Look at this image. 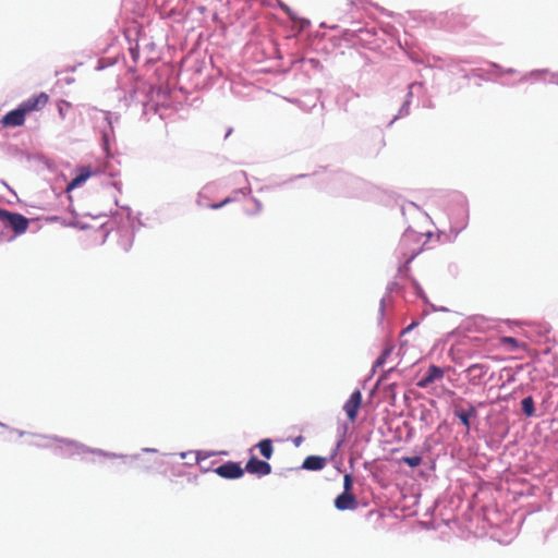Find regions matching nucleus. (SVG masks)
Listing matches in <instances>:
<instances>
[{
	"label": "nucleus",
	"mask_w": 558,
	"mask_h": 558,
	"mask_svg": "<svg viewBox=\"0 0 558 558\" xmlns=\"http://www.w3.org/2000/svg\"><path fill=\"white\" fill-rule=\"evenodd\" d=\"M26 116L27 114L24 112V110L19 106L14 110H11L4 114L1 119V123L4 128L21 126L24 124Z\"/></svg>",
	"instance_id": "39448f33"
},
{
	"label": "nucleus",
	"mask_w": 558,
	"mask_h": 558,
	"mask_svg": "<svg viewBox=\"0 0 558 558\" xmlns=\"http://www.w3.org/2000/svg\"><path fill=\"white\" fill-rule=\"evenodd\" d=\"M475 414L474 408H471L468 412L465 411H456V415L459 417L461 423L465 426L466 429L470 428V417Z\"/></svg>",
	"instance_id": "dca6fc26"
},
{
	"label": "nucleus",
	"mask_w": 558,
	"mask_h": 558,
	"mask_svg": "<svg viewBox=\"0 0 558 558\" xmlns=\"http://www.w3.org/2000/svg\"><path fill=\"white\" fill-rule=\"evenodd\" d=\"M368 515L369 517L376 515L378 519L383 518V513L379 511H369Z\"/></svg>",
	"instance_id": "4be33fe9"
},
{
	"label": "nucleus",
	"mask_w": 558,
	"mask_h": 558,
	"mask_svg": "<svg viewBox=\"0 0 558 558\" xmlns=\"http://www.w3.org/2000/svg\"><path fill=\"white\" fill-rule=\"evenodd\" d=\"M256 446L259 449L260 454L265 459L268 460V459H270L272 457L274 447H272V441L270 439H268V438L263 439Z\"/></svg>",
	"instance_id": "ddd939ff"
},
{
	"label": "nucleus",
	"mask_w": 558,
	"mask_h": 558,
	"mask_svg": "<svg viewBox=\"0 0 558 558\" xmlns=\"http://www.w3.org/2000/svg\"><path fill=\"white\" fill-rule=\"evenodd\" d=\"M215 472L223 477L229 480L240 478L244 474V470L241 468L240 463L238 462H226L221 465H219Z\"/></svg>",
	"instance_id": "20e7f679"
},
{
	"label": "nucleus",
	"mask_w": 558,
	"mask_h": 558,
	"mask_svg": "<svg viewBox=\"0 0 558 558\" xmlns=\"http://www.w3.org/2000/svg\"><path fill=\"white\" fill-rule=\"evenodd\" d=\"M415 325H416V324H414V323H413V324H411V325L407 328V330H409V329H411V328H414V326H415Z\"/></svg>",
	"instance_id": "5701e85b"
},
{
	"label": "nucleus",
	"mask_w": 558,
	"mask_h": 558,
	"mask_svg": "<svg viewBox=\"0 0 558 558\" xmlns=\"http://www.w3.org/2000/svg\"><path fill=\"white\" fill-rule=\"evenodd\" d=\"M521 405H522V411L526 416H529V417L534 416L535 407H534V400L531 396L524 398L521 401Z\"/></svg>",
	"instance_id": "2eb2a0df"
},
{
	"label": "nucleus",
	"mask_w": 558,
	"mask_h": 558,
	"mask_svg": "<svg viewBox=\"0 0 558 558\" xmlns=\"http://www.w3.org/2000/svg\"><path fill=\"white\" fill-rule=\"evenodd\" d=\"M59 111H60V114H61V116H63L64 110H62V109L60 108V110H59Z\"/></svg>",
	"instance_id": "b1692460"
},
{
	"label": "nucleus",
	"mask_w": 558,
	"mask_h": 558,
	"mask_svg": "<svg viewBox=\"0 0 558 558\" xmlns=\"http://www.w3.org/2000/svg\"><path fill=\"white\" fill-rule=\"evenodd\" d=\"M228 198L225 199L223 202L219 203V204H213L210 207L214 208V209H218L220 207H222L226 203H228Z\"/></svg>",
	"instance_id": "412c9836"
},
{
	"label": "nucleus",
	"mask_w": 558,
	"mask_h": 558,
	"mask_svg": "<svg viewBox=\"0 0 558 558\" xmlns=\"http://www.w3.org/2000/svg\"><path fill=\"white\" fill-rule=\"evenodd\" d=\"M392 351H393V345L390 343H387L386 347L384 348L383 352L380 353V355L376 359V361L374 363V368L383 367L385 365L387 359L391 355Z\"/></svg>",
	"instance_id": "4468645a"
},
{
	"label": "nucleus",
	"mask_w": 558,
	"mask_h": 558,
	"mask_svg": "<svg viewBox=\"0 0 558 558\" xmlns=\"http://www.w3.org/2000/svg\"><path fill=\"white\" fill-rule=\"evenodd\" d=\"M353 488V478L351 474H345L343 477V493H351Z\"/></svg>",
	"instance_id": "aec40b11"
},
{
	"label": "nucleus",
	"mask_w": 558,
	"mask_h": 558,
	"mask_svg": "<svg viewBox=\"0 0 558 558\" xmlns=\"http://www.w3.org/2000/svg\"><path fill=\"white\" fill-rule=\"evenodd\" d=\"M49 101V96L46 93H39L38 95H34L28 99L21 102L19 106L24 110L26 114L41 110L46 107Z\"/></svg>",
	"instance_id": "7ed1b4c3"
},
{
	"label": "nucleus",
	"mask_w": 558,
	"mask_h": 558,
	"mask_svg": "<svg viewBox=\"0 0 558 558\" xmlns=\"http://www.w3.org/2000/svg\"><path fill=\"white\" fill-rule=\"evenodd\" d=\"M0 223L10 227L16 234L24 233L28 228V219L21 214L0 209Z\"/></svg>",
	"instance_id": "f03ea898"
},
{
	"label": "nucleus",
	"mask_w": 558,
	"mask_h": 558,
	"mask_svg": "<svg viewBox=\"0 0 558 558\" xmlns=\"http://www.w3.org/2000/svg\"><path fill=\"white\" fill-rule=\"evenodd\" d=\"M335 507L340 510H355L357 508L356 497L352 493H342L335 499Z\"/></svg>",
	"instance_id": "1a4fd4ad"
},
{
	"label": "nucleus",
	"mask_w": 558,
	"mask_h": 558,
	"mask_svg": "<svg viewBox=\"0 0 558 558\" xmlns=\"http://www.w3.org/2000/svg\"><path fill=\"white\" fill-rule=\"evenodd\" d=\"M399 250L405 259V265L409 264L421 251L418 235L415 232L404 233L400 240Z\"/></svg>",
	"instance_id": "f257e3e1"
},
{
	"label": "nucleus",
	"mask_w": 558,
	"mask_h": 558,
	"mask_svg": "<svg viewBox=\"0 0 558 558\" xmlns=\"http://www.w3.org/2000/svg\"><path fill=\"white\" fill-rule=\"evenodd\" d=\"M403 462L407 463L411 468H416L421 464L422 458L418 456L405 457V458H403Z\"/></svg>",
	"instance_id": "6ab92c4d"
},
{
	"label": "nucleus",
	"mask_w": 558,
	"mask_h": 558,
	"mask_svg": "<svg viewBox=\"0 0 558 558\" xmlns=\"http://www.w3.org/2000/svg\"><path fill=\"white\" fill-rule=\"evenodd\" d=\"M361 403H362V393L360 390H355L352 392L349 400L343 405V410L345 411L348 418L352 423L355 422V420H356Z\"/></svg>",
	"instance_id": "423d86ee"
},
{
	"label": "nucleus",
	"mask_w": 558,
	"mask_h": 558,
	"mask_svg": "<svg viewBox=\"0 0 558 558\" xmlns=\"http://www.w3.org/2000/svg\"><path fill=\"white\" fill-rule=\"evenodd\" d=\"M444 374L445 373L440 367L430 365L424 376L417 381V386L420 388H427L434 381L440 380L444 377Z\"/></svg>",
	"instance_id": "6e6552de"
},
{
	"label": "nucleus",
	"mask_w": 558,
	"mask_h": 558,
	"mask_svg": "<svg viewBox=\"0 0 558 558\" xmlns=\"http://www.w3.org/2000/svg\"><path fill=\"white\" fill-rule=\"evenodd\" d=\"M245 471L250 474L265 476L271 473V465L266 461L252 457L245 465Z\"/></svg>",
	"instance_id": "0eeeda50"
},
{
	"label": "nucleus",
	"mask_w": 558,
	"mask_h": 558,
	"mask_svg": "<svg viewBox=\"0 0 558 558\" xmlns=\"http://www.w3.org/2000/svg\"><path fill=\"white\" fill-rule=\"evenodd\" d=\"M327 464V459L319 456H308L303 461L302 468L311 471L323 470Z\"/></svg>",
	"instance_id": "9b49d317"
},
{
	"label": "nucleus",
	"mask_w": 558,
	"mask_h": 558,
	"mask_svg": "<svg viewBox=\"0 0 558 558\" xmlns=\"http://www.w3.org/2000/svg\"><path fill=\"white\" fill-rule=\"evenodd\" d=\"M487 372L488 366L484 364H472L465 369V373L470 376L469 381L471 385H478Z\"/></svg>",
	"instance_id": "9d476101"
},
{
	"label": "nucleus",
	"mask_w": 558,
	"mask_h": 558,
	"mask_svg": "<svg viewBox=\"0 0 558 558\" xmlns=\"http://www.w3.org/2000/svg\"><path fill=\"white\" fill-rule=\"evenodd\" d=\"M470 323H472L474 326L481 329H485L486 325L488 324V320L484 316L477 315L470 318Z\"/></svg>",
	"instance_id": "f3484780"
},
{
	"label": "nucleus",
	"mask_w": 558,
	"mask_h": 558,
	"mask_svg": "<svg viewBox=\"0 0 558 558\" xmlns=\"http://www.w3.org/2000/svg\"><path fill=\"white\" fill-rule=\"evenodd\" d=\"M90 175L92 171L88 168H81L78 174L68 184L66 190L70 191L81 186Z\"/></svg>",
	"instance_id": "f8f14e48"
},
{
	"label": "nucleus",
	"mask_w": 558,
	"mask_h": 558,
	"mask_svg": "<svg viewBox=\"0 0 558 558\" xmlns=\"http://www.w3.org/2000/svg\"><path fill=\"white\" fill-rule=\"evenodd\" d=\"M500 343L502 345H509V347H511V349H518L521 345L519 343V341L515 338H513V337H501L500 338Z\"/></svg>",
	"instance_id": "a211bd4d"
}]
</instances>
